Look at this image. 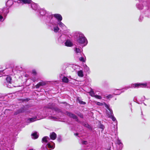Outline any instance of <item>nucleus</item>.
I'll list each match as a JSON object with an SVG mask.
<instances>
[{"mask_svg":"<svg viewBox=\"0 0 150 150\" xmlns=\"http://www.w3.org/2000/svg\"><path fill=\"white\" fill-rule=\"evenodd\" d=\"M45 23L48 27L55 33H57L59 30L58 25L63 30H66L67 27L61 21L57 22L55 18H53L52 15H49L45 20Z\"/></svg>","mask_w":150,"mask_h":150,"instance_id":"obj_1","label":"nucleus"},{"mask_svg":"<svg viewBox=\"0 0 150 150\" xmlns=\"http://www.w3.org/2000/svg\"><path fill=\"white\" fill-rule=\"evenodd\" d=\"M139 2L136 4L137 8L139 10L144 9L145 10H150V0H138Z\"/></svg>","mask_w":150,"mask_h":150,"instance_id":"obj_2","label":"nucleus"},{"mask_svg":"<svg viewBox=\"0 0 150 150\" xmlns=\"http://www.w3.org/2000/svg\"><path fill=\"white\" fill-rule=\"evenodd\" d=\"M76 42L80 45L85 46L88 43L87 39L82 33L79 32L76 33L75 34Z\"/></svg>","mask_w":150,"mask_h":150,"instance_id":"obj_3","label":"nucleus"},{"mask_svg":"<svg viewBox=\"0 0 150 150\" xmlns=\"http://www.w3.org/2000/svg\"><path fill=\"white\" fill-rule=\"evenodd\" d=\"M147 86L146 83H132L125 88H123L122 90H127L129 88H145Z\"/></svg>","mask_w":150,"mask_h":150,"instance_id":"obj_4","label":"nucleus"},{"mask_svg":"<svg viewBox=\"0 0 150 150\" xmlns=\"http://www.w3.org/2000/svg\"><path fill=\"white\" fill-rule=\"evenodd\" d=\"M36 15L39 17H40L41 16H45L44 21L45 23V20L48 17V16L49 15H52L50 13H48L47 11L43 9H41L40 8L37 12L35 13Z\"/></svg>","mask_w":150,"mask_h":150,"instance_id":"obj_5","label":"nucleus"},{"mask_svg":"<svg viewBox=\"0 0 150 150\" xmlns=\"http://www.w3.org/2000/svg\"><path fill=\"white\" fill-rule=\"evenodd\" d=\"M104 105L106 108L107 110H106V113L108 117H111L113 114L112 111L110 108V106L109 105L106 104L105 103H104Z\"/></svg>","mask_w":150,"mask_h":150,"instance_id":"obj_6","label":"nucleus"},{"mask_svg":"<svg viewBox=\"0 0 150 150\" xmlns=\"http://www.w3.org/2000/svg\"><path fill=\"white\" fill-rule=\"evenodd\" d=\"M25 108L24 106L23 107H21V108L15 111L14 114L15 115H16L19 114L23 113L25 112Z\"/></svg>","mask_w":150,"mask_h":150,"instance_id":"obj_7","label":"nucleus"},{"mask_svg":"<svg viewBox=\"0 0 150 150\" xmlns=\"http://www.w3.org/2000/svg\"><path fill=\"white\" fill-rule=\"evenodd\" d=\"M66 114L67 115L69 116V117L74 119L76 121H78V119L77 117L75 114L68 112H66Z\"/></svg>","mask_w":150,"mask_h":150,"instance_id":"obj_8","label":"nucleus"},{"mask_svg":"<svg viewBox=\"0 0 150 150\" xmlns=\"http://www.w3.org/2000/svg\"><path fill=\"white\" fill-rule=\"evenodd\" d=\"M31 6L32 9L35 11V13L39 11L40 8L38 4L35 3H32L31 5Z\"/></svg>","mask_w":150,"mask_h":150,"instance_id":"obj_9","label":"nucleus"},{"mask_svg":"<svg viewBox=\"0 0 150 150\" xmlns=\"http://www.w3.org/2000/svg\"><path fill=\"white\" fill-rule=\"evenodd\" d=\"M47 83L46 81H42L39 82L35 86L36 88H38L40 87L46 85Z\"/></svg>","mask_w":150,"mask_h":150,"instance_id":"obj_10","label":"nucleus"},{"mask_svg":"<svg viewBox=\"0 0 150 150\" xmlns=\"http://www.w3.org/2000/svg\"><path fill=\"white\" fill-rule=\"evenodd\" d=\"M74 51L77 54H80L81 56H82V54H83L82 52L83 50L81 48L76 47L74 49Z\"/></svg>","mask_w":150,"mask_h":150,"instance_id":"obj_11","label":"nucleus"},{"mask_svg":"<svg viewBox=\"0 0 150 150\" xmlns=\"http://www.w3.org/2000/svg\"><path fill=\"white\" fill-rule=\"evenodd\" d=\"M53 17H54V18L57 20V22H59L61 21L62 20V18L61 15L59 14H55L53 15H52Z\"/></svg>","mask_w":150,"mask_h":150,"instance_id":"obj_12","label":"nucleus"},{"mask_svg":"<svg viewBox=\"0 0 150 150\" xmlns=\"http://www.w3.org/2000/svg\"><path fill=\"white\" fill-rule=\"evenodd\" d=\"M145 99L144 96H143L142 97H138L136 98V100L137 103L138 104H140L142 103V102L144 101Z\"/></svg>","mask_w":150,"mask_h":150,"instance_id":"obj_13","label":"nucleus"},{"mask_svg":"<svg viewBox=\"0 0 150 150\" xmlns=\"http://www.w3.org/2000/svg\"><path fill=\"white\" fill-rule=\"evenodd\" d=\"M9 8H4L1 9V13H3L4 16H6L8 13L9 12Z\"/></svg>","mask_w":150,"mask_h":150,"instance_id":"obj_14","label":"nucleus"},{"mask_svg":"<svg viewBox=\"0 0 150 150\" xmlns=\"http://www.w3.org/2000/svg\"><path fill=\"white\" fill-rule=\"evenodd\" d=\"M65 45L67 47H71L73 45V44L69 40H67L64 43Z\"/></svg>","mask_w":150,"mask_h":150,"instance_id":"obj_15","label":"nucleus"},{"mask_svg":"<svg viewBox=\"0 0 150 150\" xmlns=\"http://www.w3.org/2000/svg\"><path fill=\"white\" fill-rule=\"evenodd\" d=\"M57 136L56 134L54 132L51 133L50 135V139L52 140H55Z\"/></svg>","mask_w":150,"mask_h":150,"instance_id":"obj_16","label":"nucleus"},{"mask_svg":"<svg viewBox=\"0 0 150 150\" xmlns=\"http://www.w3.org/2000/svg\"><path fill=\"white\" fill-rule=\"evenodd\" d=\"M13 0H8L6 3V5L9 8L11 7L13 4Z\"/></svg>","mask_w":150,"mask_h":150,"instance_id":"obj_17","label":"nucleus"},{"mask_svg":"<svg viewBox=\"0 0 150 150\" xmlns=\"http://www.w3.org/2000/svg\"><path fill=\"white\" fill-rule=\"evenodd\" d=\"M40 118H38L37 117H33L31 118H29L28 119V121L30 122H33L35 121L39 120Z\"/></svg>","mask_w":150,"mask_h":150,"instance_id":"obj_18","label":"nucleus"},{"mask_svg":"<svg viewBox=\"0 0 150 150\" xmlns=\"http://www.w3.org/2000/svg\"><path fill=\"white\" fill-rule=\"evenodd\" d=\"M82 123H83L82 125L84 127L88 128L90 130H92V127L88 123V122H82Z\"/></svg>","mask_w":150,"mask_h":150,"instance_id":"obj_19","label":"nucleus"},{"mask_svg":"<svg viewBox=\"0 0 150 150\" xmlns=\"http://www.w3.org/2000/svg\"><path fill=\"white\" fill-rule=\"evenodd\" d=\"M62 81L63 82L65 83H67L69 81V79L68 78L65 76H64L62 79H61Z\"/></svg>","mask_w":150,"mask_h":150,"instance_id":"obj_20","label":"nucleus"},{"mask_svg":"<svg viewBox=\"0 0 150 150\" xmlns=\"http://www.w3.org/2000/svg\"><path fill=\"white\" fill-rule=\"evenodd\" d=\"M84 68L85 71L86 72L89 73L90 72V69L86 64L84 66Z\"/></svg>","mask_w":150,"mask_h":150,"instance_id":"obj_21","label":"nucleus"},{"mask_svg":"<svg viewBox=\"0 0 150 150\" xmlns=\"http://www.w3.org/2000/svg\"><path fill=\"white\" fill-rule=\"evenodd\" d=\"M11 78L10 76H8L6 79V81L8 83H11Z\"/></svg>","mask_w":150,"mask_h":150,"instance_id":"obj_22","label":"nucleus"},{"mask_svg":"<svg viewBox=\"0 0 150 150\" xmlns=\"http://www.w3.org/2000/svg\"><path fill=\"white\" fill-rule=\"evenodd\" d=\"M31 2V0H21V3L22 2L24 4H29Z\"/></svg>","mask_w":150,"mask_h":150,"instance_id":"obj_23","label":"nucleus"},{"mask_svg":"<svg viewBox=\"0 0 150 150\" xmlns=\"http://www.w3.org/2000/svg\"><path fill=\"white\" fill-rule=\"evenodd\" d=\"M92 97H94L95 95L93 89H91L90 91L88 93Z\"/></svg>","mask_w":150,"mask_h":150,"instance_id":"obj_24","label":"nucleus"},{"mask_svg":"<svg viewBox=\"0 0 150 150\" xmlns=\"http://www.w3.org/2000/svg\"><path fill=\"white\" fill-rule=\"evenodd\" d=\"M38 78L36 77V76H32L30 77V79L32 80L33 82L37 81L38 80Z\"/></svg>","mask_w":150,"mask_h":150,"instance_id":"obj_25","label":"nucleus"},{"mask_svg":"<svg viewBox=\"0 0 150 150\" xmlns=\"http://www.w3.org/2000/svg\"><path fill=\"white\" fill-rule=\"evenodd\" d=\"M32 135L34 137V139H37L38 137V135L37 134L36 132H35L32 134Z\"/></svg>","mask_w":150,"mask_h":150,"instance_id":"obj_26","label":"nucleus"},{"mask_svg":"<svg viewBox=\"0 0 150 150\" xmlns=\"http://www.w3.org/2000/svg\"><path fill=\"white\" fill-rule=\"evenodd\" d=\"M78 75L80 77H82L83 76V72L82 70H80L78 72Z\"/></svg>","mask_w":150,"mask_h":150,"instance_id":"obj_27","label":"nucleus"},{"mask_svg":"<svg viewBox=\"0 0 150 150\" xmlns=\"http://www.w3.org/2000/svg\"><path fill=\"white\" fill-rule=\"evenodd\" d=\"M77 100L78 102L81 104L84 105L86 103L85 102L81 100L79 98H77Z\"/></svg>","mask_w":150,"mask_h":150,"instance_id":"obj_28","label":"nucleus"},{"mask_svg":"<svg viewBox=\"0 0 150 150\" xmlns=\"http://www.w3.org/2000/svg\"><path fill=\"white\" fill-rule=\"evenodd\" d=\"M48 137L47 136L44 137L42 139V142H45L47 143L48 142V141L47 140V138Z\"/></svg>","mask_w":150,"mask_h":150,"instance_id":"obj_29","label":"nucleus"},{"mask_svg":"<svg viewBox=\"0 0 150 150\" xmlns=\"http://www.w3.org/2000/svg\"><path fill=\"white\" fill-rule=\"evenodd\" d=\"M79 60L82 62H85L86 57H84L82 56L79 58Z\"/></svg>","mask_w":150,"mask_h":150,"instance_id":"obj_30","label":"nucleus"},{"mask_svg":"<svg viewBox=\"0 0 150 150\" xmlns=\"http://www.w3.org/2000/svg\"><path fill=\"white\" fill-rule=\"evenodd\" d=\"M145 16L148 18L150 17V13L149 11H147L145 13Z\"/></svg>","mask_w":150,"mask_h":150,"instance_id":"obj_31","label":"nucleus"},{"mask_svg":"<svg viewBox=\"0 0 150 150\" xmlns=\"http://www.w3.org/2000/svg\"><path fill=\"white\" fill-rule=\"evenodd\" d=\"M98 128L101 129H102V130H103L104 129L105 127L103 124L100 123L99 125Z\"/></svg>","mask_w":150,"mask_h":150,"instance_id":"obj_32","label":"nucleus"},{"mask_svg":"<svg viewBox=\"0 0 150 150\" xmlns=\"http://www.w3.org/2000/svg\"><path fill=\"white\" fill-rule=\"evenodd\" d=\"M94 97L97 99L100 100L102 98V97L101 96L97 95H95Z\"/></svg>","mask_w":150,"mask_h":150,"instance_id":"obj_33","label":"nucleus"},{"mask_svg":"<svg viewBox=\"0 0 150 150\" xmlns=\"http://www.w3.org/2000/svg\"><path fill=\"white\" fill-rule=\"evenodd\" d=\"M124 91H122L121 92H120L119 91L116 92V91H115L114 93V94L115 95H120L122 92Z\"/></svg>","mask_w":150,"mask_h":150,"instance_id":"obj_34","label":"nucleus"},{"mask_svg":"<svg viewBox=\"0 0 150 150\" xmlns=\"http://www.w3.org/2000/svg\"><path fill=\"white\" fill-rule=\"evenodd\" d=\"M110 117L112 119V120L113 121H115L116 120V118L113 116V115H112L111 117Z\"/></svg>","mask_w":150,"mask_h":150,"instance_id":"obj_35","label":"nucleus"},{"mask_svg":"<svg viewBox=\"0 0 150 150\" xmlns=\"http://www.w3.org/2000/svg\"><path fill=\"white\" fill-rule=\"evenodd\" d=\"M32 74L34 76H36L37 75V72L35 69H33L32 71Z\"/></svg>","mask_w":150,"mask_h":150,"instance_id":"obj_36","label":"nucleus"},{"mask_svg":"<svg viewBox=\"0 0 150 150\" xmlns=\"http://www.w3.org/2000/svg\"><path fill=\"white\" fill-rule=\"evenodd\" d=\"M104 103H100L99 102H97L96 103V104L97 105L102 106L103 105H104Z\"/></svg>","mask_w":150,"mask_h":150,"instance_id":"obj_37","label":"nucleus"},{"mask_svg":"<svg viewBox=\"0 0 150 150\" xmlns=\"http://www.w3.org/2000/svg\"><path fill=\"white\" fill-rule=\"evenodd\" d=\"M143 18V17L142 15H141L139 19V21L140 22H141L142 21Z\"/></svg>","mask_w":150,"mask_h":150,"instance_id":"obj_38","label":"nucleus"},{"mask_svg":"<svg viewBox=\"0 0 150 150\" xmlns=\"http://www.w3.org/2000/svg\"><path fill=\"white\" fill-rule=\"evenodd\" d=\"M77 115L78 116L80 117L81 118H83V115L81 114V113L79 112L77 114Z\"/></svg>","mask_w":150,"mask_h":150,"instance_id":"obj_39","label":"nucleus"},{"mask_svg":"<svg viewBox=\"0 0 150 150\" xmlns=\"http://www.w3.org/2000/svg\"><path fill=\"white\" fill-rule=\"evenodd\" d=\"M113 97L112 95L110 94L106 96V98L107 99H109L112 98Z\"/></svg>","mask_w":150,"mask_h":150,"instance_id":"obj_40","label":"nucleus"},{"mask_svg":"<svg viewBox=\"0 0 150 150\" xmlns=\"http://www.w3.org/2000/svg\"><path fill=\"white\" fill-rule=\"evenodd\" d=\"M47 145V147L49 148H52L53 147V146H51L50 143H48Z\"/></svg>","mask_w":150,"mask_h":150,"instance_id":"obj_41","label":"nucleus"},{"mask_svg":"<svg viewBox=\"0 0 150 150\" xmlns=\"http://www.w3.org/2000/svg\"><path fill=\"white\" fill-rule=\"evenodd\" d=\"M21 0H13L14 1L17 2L18 3H21Z\"/></svg>","mask_w":150,"mask_h":150,"instance_id":"obj_42","label":"nucleus"},{"mask_svg":"<svg viewBox=\"0 0 150 150\" xmlns=\"http://www.w3.org/2000/svg\"><path fill=\"white\" fill-rule=\"evenodd\" d=\"M61 36H62L61 35L58 39V41L60 42H62L61 40Z\"/></svg>","mask_w":150,"mask_h":150,"instance_id":"obj_43","label":"nucleus"},{"mask_svg":"<svg viewBox=\"0 0 150 150\" xmlns=\"http://www.w3.org/2000/svg\"><path fill=\"white\" fill-rule=\"evenodd\" d=\"M29 100V99L28 98H26L23 100V101H28Z\"/></svg>","mask_w":150,"mask_h":150,"instance_id":"obj_44","label":"nucleus"},{"mask_svg":"<svg viewBox=\"0 0 150 150\" xmlns=\"http://www.w3.org/2000/svg\"><path fill=\"white\" fill-rule=\"evenodd\" d=\"M87 143V142L86 141H83L82 142V144H86V143Z\"/></svg>","mask_w":150,"mask_h":150,"instance_id":"obj_45","label":"nucleus"},{"mask_svg":"<svg viewBox=\"0 0 150 150\" xmlns=\"http://www.w3.org/2000/svg\"><path fill=\"white\" fill-rule=\"evenodd\" d=\"M117 144L119 145H120L122 143L120 141V140H117Z\"/></svg>","mask_w":150,"mask_h":150,"instance_id":"obj_46","label":"nucleus"},{"mask_svg":"<svg viewBox=\"0 0 150 150\" xmlns=\"http://www.w3.org/2000/svg\"><path fill=\"white\" fill-rule=\"evenodd\" d=\"M76 66H77L76 65H73L72 67L74 70L76 69Z\"/></svg>","mask_w":150,"mask_h":150,"instance_id":"obj_47","label":"nucleus"},{"mask_svg":"<svg viewBox=\"0 0 150 150\" xmlns=\"http://www.w3.org/2000/svg\"><path fill=\"white\" fill-rule=\"evenodd\" d=\"M3 18V17L0 15V20L1 21L2 19Z\"/></svg>","mask_w":150,"mask_h":150,"instance_id":"obj_48","label":"nucleus"},{"mask_svg":"<svg viewBox=\"0 0 150 150\" xmlns=\"http://www.w3.org/2000/svg\"><path fill=\"white\" fill-rule=\"evenodd\" d=\"M74 135H75V136H78V135H79V133H74Z\"/></svg>","mask_w":150,"mask_h":150,"instance_id":"obj_49","label":"nucleus"},{"mask_svg":"<svg viewBox=\"0 0 150 150\" xmlns=\"http://www.w3.org/2000/svg\"><path fill=\"white\" fill-rule=\"evenodd\" d=\"M62 74H60V77L61 78V79L62 78Z\"/></svg>","mask_w":150,"mask_h":150,"instance_id":"obj_50","label":"nucleus"},{"mask_svg":"<svg viewBox=\"0 0 150 150\" xmlns=\"http://www.w3.org/2000/svg\"><path fill=\"white\" fill-rule=\"evenodd\" d=\"M118 90V89H116V90H115V91H117V90Z\"/></svg>","mask_w":150,"mask_h":150,"instance_id":"obj_51","label":"nucleus"},{"mask_svg":"<svg viewBox=\"0 0 150 150\" xmlns=\"http://www.w3.org/2000/svg\"><path fill=\"white\" fill-rule=\"evenodd\" d=\"M29 150H33L32 149H30Z\"/></svg>","mask_w":150,"mask_h":150,"instance_id":"obj_52","label":"nucleus"},{"mask_svg":"<svg viewBox=\"0 0 150 150\" xmlns=\"http://www.w3.org/2000/svg\"><path fill=\"white\" fill-rule=\"evenodd\" d=\"M149 2H149H150H150Z\"/></svg>","mask_w":150,"mask_h":150,"instance_id":"obj_53","label":"nucleus"},{"mask_svg":"<svg viewBox=\"0 0 150 150\" xmlns=\"http://www.w3.org/2000/svg\"><path fill=\"white\" fill-rule=\"evenodd\" d=\"M0 12L1 13V11H0Z\"/></svg>","mask_w":150,"mask_h":150,"instance_id":"obj_54","label":"nucleus"}]
</instances>
